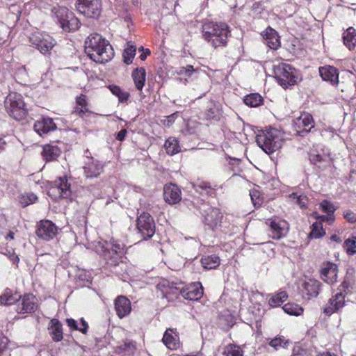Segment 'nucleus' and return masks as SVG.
Wrapping results in <instances>:
<instances>
[{"mask_svg": "<svg viewBox=\"0 0 356 356\" xmlns=\"http://www.w3.org/2000/svg\"><path fill=\"white\" fill-rule=\"evenodd\" d=\"M226 356H243V350L239 346L229 345L225 351Z\"/></svg>", "mask_w": 356, "mask_h": 356, "instance_id": "44", "label": "nucleus"}, {"mask_svg": "<svg viewBox=\"0 0 356 356\" xmlns=\"http://www.w3.org/2000/svg\"><path fill=\"white\" fill-rule=\"evenodd\" d=\"M22 296L17 293H13L10 289H6L4 293L0 296V304L3 305H10L19 300Z\"/></svg>", "mask_w": 356, "mask_h": 356, "instance_id": "32", "label": "nucleus"}, {"mask_svg": "<svg viewBox=\"0 0 356 356\" xmlns=\"http://www.w3.org/2000/svg\"><path fill=\"white\" fill-rule=\"evenodd\" d=\"M186 69V76H191L193 73L196 72V70L193 68L192 65H187L185 67Z\"/></svg>", "mask_w": 356, "mask_h": 356, "instance_id": "62", "label": "nucleus"}, {"mask_svg": "<svg viewBox=\"0 0 356 356\" xmlns=\"http://www.w3.org/2000/svg\"><path fill=\"white\" fill-rule=\"evenodd\" d=\"M321 278L328 284H333L337 278V266L332 262L323 263L321 267Z\"/></svg>", "mask_w": 356, "mask_h": 356, "instance_id": "17", "label": "nucleus"}, {"mask_svg": "<svg viewBox=\"0 0 356 356\" xmlns=\"http://www.w3.org/2000/svg\"><path fill=\"white\" fill-rule=\"evenodd\" d=\"M115 309L119 318H124L131 311L130 300L124 296H118L115 300Z\"/></svg>", "mask_w": 356, "mask_h": 356, "instance_id": "20", "label": "nucleus"}, {"mask_svg": "<svg viewBox=\"0 0 356 356\" xmlns=\"http://www.w3.org/2000/svg\"><path fill=\"white\" fill-rule=\"evenodd\" d=\"M163 343L170 349L176 350L179 348V336L175 330L168 328L163 334Z\"/></svg>", "mask_w": 356, "mask_h": 356, "instance_id": "26", "label": "nucleus"}, {"mask_svg": "<svg viewBox=\"0 0 356 356\" xmlns=\"http://www.w3.org/2000/svg\"><path fill=\"white\" fill-rule=\"evenodd\" d=\"M131 76L136 88L142 91L146 81L145 70L143 67H138L133 71Z\"/></svg>", "mask_w": 356, "mask_h": 356, "instance_id": "27", "label": "nucleus"}, {"mask_svg": "<svg viewBox=\"0 0 356 356\" xmlns=\"http://www.w3.org/2000/svg\"><path fill=\"white\" fill-rule=\"evenodd\" d=\"M203 38L213 48L225 47L230 33L225 23H204L202 26Z\"/></svg>", "mask_w": 356, "mask_h": 356, "instance_id": "2", "label": "nucleus"}, {"mask_svg": "<svg viewBox=\"0 0 356 356\" xmlns=\"http://www.w3.org/2000/svg\"><path fill=\"white\" fill-rule=\"evenodd\" d=\"M330 239H331V241H335L337 243H341V238L339 236H337V235H335V234L332 235L330 237Z\"/></svg>", "mask_w": 356, "mask_h": 356, "instance_id": "64", "label": "nucleus"}, {"mask_svg": "<svg viewBox=\"0 0 356 356\" xmlns=\"http://www.w3.org/2000/svg\"><path fill=\"white\" fill-rule=\"evenodd\" d=\"M295 126L296 127L297 134L305 136L308 134L311 129L312 126V115L309 113H303L300 117L296 119Z\"/></svg>", "mask_w": 356, "mask_h": 356, "instance_id": "16", "label": "nucleus"}, {"mask_svg": "<svg viewBox=\"0 0 356 356\" xmlns=\"http://www.w3.org/2000/svg\"><path fill=\"white\" fill-rule=\"evenodd\" d=\"M51 12L64 31H74L79 28V20L67 8L55 6L52 8Z\"/></svg>", "mask_w": 356, "mask_h": 356, "instance_id": "4", "label": "nucleus"}, {"mask_svg": "<svg viewBox=\"0 0 356 356\" xmlns=\"http://www.w3.org/2000/svg\"><path fill=\"white\" fill-rule=\"evenodd\" d=\"M343 40L350 50L353 49L356 46V31L349 27L343 34Z\"/></svg>", "mask_w": 356, "mask_h": 356, "instance_id": "30", "label": "nucleus"}, {"mask_svg": "<svg viewBox=\"0 0 356 356\" xmlns=\"http://www.w3.org/2000/svg\"><path fill=\"white\" fill-rule=\"evenodd\" d=\"M109 89H110L111 92L116 97H118L120 95V93L122 92L121 88L119 86H115V85L109 86Z\"/></svg>", "mask_w": 356, "mask_h": 356, "instance_id": "56", "label": "nucleus"}, {"mask_svg": "<svg viewBox=\"0 0 356 356\" xmlns=\"http://www.w3.org/2000/svg\"><path fill=\"white\" fill-rule=\"evenodd\" d=\"M66 323L72 330H79L83 334H86L88 331V324L83 318L80 319V323L72 318H67Z\"/></svg>", "mask_w": 356, "mask_h": 356, "instance_id": "34", "label": "nucleus"}, {"mask_svg": "<svg viewBox=\"0 0 356 356\" xmlns=\"http://www.w3.org/2000/svg\"><path fill=\"white\" fill-rule=\"evenodd\" d=\"M323 285L318 280H313V296H317L323 291Z\"/></svg>", "mask_w": 356, "mask_h": 356, "instance_id": "47", "label": "nucleus"}, {"mask_svg": "<svg viewBox=\"0 0 356 356\" xmlns=\"http://www.w3.org/2000/svg\"><path fill=\"white\" fill-rule=\"evenodd\" d=\"M5 108L10 115L19 120L26 115L25 104L20 95L11 92L6 97Z\"/></svg>", "mask_w": 356, "mask_h": 356, "instance_id": "6", "label": "nucleus"}, {"mask_svg": "<svg viewBox=\"0 0 356 356\" xmlns=\"http://www.w3.org/2000/svg\"><path fill=\"white\" fill-rule=\"evenodd\" d=\"M220 259L216 254L208 255L202 258L201 264L206 269H214L220 265Z\"/></svg>", "mask_w": 356, "mask_h": 356, "instance_id": "33", "label": "nucleus"}, {"mask_svg": "<svg viewBox=\"0 0 356 356\" xmlns=\"http://www.w3.org/2000/svg\"><path fill=\"white\" fill-rule=\"evenodd\" d=\"M129 97V94L127 92L122 91L120 93V95L118 96L119 101L120 102H124L127 101L128 98Z\"/></svg>", "mask_w": 356, "mask_h": 356, "instance_id": "58", "label": "nucleus"}, {"mask_svg": "<svg viewBox=\"0 0 356 356\" xmlns=\"http://www.w3.org/2000/svg\"><path fill=\"white\" fill-rule=\"evenodd\" d=\"M348 286H349V283H348V282H347L345 280V281H343V282L341 283V284L340 285V288H339V290L340 291V289H341V291H342L345 294H346V289L348 288Z\"/></svg>", "mask_w": 356, "mask_h": 356, "instance_id": "63", "label": "nucleus"}, {"mask_svg": "<svg viewBox=\"0 0 356 356\" xmlns=\"http://www.w3.org/2000/svg\"><path fill=\"white\" fill-rule=\"evenodd\" d=\"M50 335L54 341H60L63 338L62 324L57 319L51 321V326L49 327Z\"/></svg>", "mask_w": 356, "mask_h": 356, "instance_id": "28", "label": "nucleus"}, {"mask_svg": "<svg viewBox=\"0 0 356 356\" xmlns=\"http://www.w3.org/2000/svg\"><path fill=\"white\" fill-rule=\"evenodd\" d=\"M96 252L107 259L111 256L110 244L107 241H99L95 246Z\"/></svg>", "mask_w": 356, "mask_h": 356, "instance_id": "37", "label": "nucleus"}, {"mask_svg": "<svg viewBox=\"0 0 356 356\" xmlns=\"http://www.w3.org/2000/svg\"><path fill=\"white\" fill-rule=\"evenodd\" d=\"M76 105L84 108H88V99L86 95H81L76 99Z\"/></svg>", "mask_w": 356, "mask_h": 356, "instance_id": "49", "label": "nucleus"}, {"mask_svg": "<svg viewBox=\"0 0 356 356\" xmlns=\"http://www.w3.org/2000/svg\"><path fill=\"white\" fill-rule=\"evenodd\" d=\"M319 208L325 213L327 214H333L334 209L330 202L327 200H323L319 204Z\"/></svg>", "mask_w": 356, "mask_h": 356, "instance_id": "45", "label": "nucleus"}, {"mask_svg": "<svg viewBox=\"0 0 356 356\" xmlns=\"http://www.w3.org/2000/svg\"><path fill=\"white\" fill-rule=\"evenodd\" d=\"M43 158L47 161L56 160L60 154V149L56 145H46L43 147Z\"/></svg>", "mask_w": 356, "mask_h": 356, "instance_id": "29", "label": "nucleus"}, {"mask_svg": "<svg viewBox=\"0 0 356 356\" xmlns=\"http://www.w3.org/2000/svg\"><path fill=\"white\" fill-rule=\"evenodd\" d=\"M313 217H314L316 220H319L318 222H328L329 224H331L334 221V218L332 214H327V216H319L316 213L313 212Z\"/></svg>", "mask_w": 356, "mask_h": 356, "instance_id": "46", "label": "nucleus"}, {"mask_svg": "<svg viewBox=\"0 0 356 356\" xmlns=\"http://www.w3.org/2000/svg\"><path fill=\"white\" fill-rule=\"evenodd\" d=\"M344 248L346 252L353 255L356 253V236L347 238L344 242Z\"/></svg>", "mask_w": 356, "mask_h": 356, "instance_id": "41", "label": "nucleus"}, {"mask_svg": "<svg viewBox=\"0 0 356 356\" xmlns=\"http://www.w3.org/2000/svg\"><path fill=\"white\" fill-rule=\"evenodd\" d=\"M119 348L124 353H132L135 349V346L132 342L126 341Z\"/></svg>", "mask_w": 356, "mask_h": 356, "instance_id": "50", "label": "nucleus"}, {"mask_svg": "<svg viewBox=\"0 0 356 356\" xmlns=\"http://www.w3.org/2000/svg\"><path fill=\"white\" fill-rule=\"evenodd\" d=\"M35 131L40 135L47 134L48 132L55 130L56 126L51 118H43L38 120L34 124Z\"/></svg>", "mask_w": 356, "mask_h": 356, "instance_id": "24", "label": "nucleus"}, {"mask_svg": "<svg viewBox=\"0 0 356 356\" xmlns=\"http://www.w3.org/2000/svg\"><path fill=\"white\" fill-rule=\"evenodd\" d=\"M281 339L275 338L270 341L269 345L277 349L278 347L281 346Z\"/></svg>", "mask_w": 356, "mask_h": 356, "instance_id": "57", "label": "nucleus"}, {"mask_svg": "<svg viewBox=\"0 0 356 356\" xmlns=\"http://www.w3.org/2000/svg\"><path fill=\"white\" fill-rule=\"evenodd\" d=\"M284 312L290 315L298 316L302 312V308L294 303H287L282 307Z\"/></svg>", "mask_w": 356, "mask_h": 356, "instance_id": "40", "label": "nucleus"}, {"mask_svg": "<svg viewBox=\"0 0 356 356\" xmlns=\"http://www.w3.org/2000/svg\"><path fill=\"white\" fill-rule=\"evenodd\" d=\"M76 10L89 18H96L100 15L102 11L101 0H77L76 3Z\"/></svg>", "mask_w": 356, "mask_h": 356, "instance_id": "7", "label": "nucleus"}, {"mask_svg": "<svg viewBox=\"0 0 356 356\" xmlns=\"http://www.w3.org/2000/svg\"><path fill=\"white\" fill-rule=\"evenodd\" d=\"M343 217L350 223L356 222V213L350 210L344 212Z\"/></svg>", "mask_w": 356, "mask_h": 356, "instance_id": "53", "label": "nucleus"}, {"mask_svg": "<svg viewBox=\"0 0 356 356\" xmlns=\"http://www.w3.org/2000/svg\"><path fill=\"white\" fill-rule=\"evenodd\" d=\"M49 193L50 196L55 199L70 197L72 191L70 184L67 182V177H59L56 179L54 181V186L50 188Z\"/></svg>", "mask_w": 356, "mask_h": 356, "instance_id": "10", "label": "nucleus"}, {"mask_svg": "<svg viewBox=\"0 0 356 356\" xmlns=\"http://www.w3.org/2000/svg\"><path fill=\"white\" fill-rule=\"evenodd\" d=\"M206 116L209 120L218 121L222 116V111L219 105L211 102L207 107Z\"/></svg>", "mask_w": 356, "mask_h": 356, "instance_id": "31", "label": "nucleus"}, {"mask_svg": "<svg viewBox=\"0 0 356 356\" xmlns=\"http://www.w3.org/2000/svg\"><path fill=\"white\" fill-rule=\"evenodd\" d=\"M26 198L28 199V200L26 201L25 205H28L29 204H33V203L35 202V201L38 199L37 196L33 193L27 194Z\"/></svg>", "mask_w": 356, "mask_h": 356, "instance_id": "55", "label": "nucleus"}, {"mask_svg": "<svg viewBox=\"0 0 356 356\" xmlns=\"http://www.w3.org/2000/svg\"><path fill=\"white\" fill-rule=\"evenodd\" d=\"M288 298V295L286 291H280L275 296H272L268 300V305L271 307L280 306Z\"/></svg>", "mask_w": 356, "mask_h": 356, "instance_id": "38", "label": "nucleus"}, {"mask_svg": "<svg viewBox=\"0 0 356 356\" xmlns=\"http://www.w3.org/2000/svg\"><path fill=\"white\" fill-rule=\"evenodd\" d=\"M293 195L296 196V202L300 205V207L301 208H303L305 207H306V203L307 202V198L306 196L305 195H300V196H296V194H293Z\"/></svg>", "mask_w": 356, "mask_h": 356, "instance_id": "54", "label": "nucleus"}, {"mask_svg": "<svg viewBox=\"0 0 356 356\" xmlns=\"http://www.w3.org/2000/svg\"><path fill=\"white\" fill-rule=\"evenodd\" d=\"M345 296L346 294L340 289L333 298L330 299V306L324 309V313L330 316L342 308L345 305Z\"/></svg>", "mask_w": 356, "mask_h": 356, "instance_id": "22", "label": "nucleus"}, {"mask_svg": "<svg viewBox=\"0 0 356 356\" xmlns=\"http://www.w3.org/2000/svg\"><path fill=\"white\" fill-rule=\"evenodd\" d=\"M57 230L58 228L53 222L44 220L38 223L36 234L42 240L49 241L56 235Z\"/></svg>", "mask_w": 356, "mask_h": 356, "instance_id": "14", "label": "nucleus"}, {"mask_svg": "<svg viewBox=\"0 0 356 356\" xmlns=\"http://www.w3.org/2000/svg\"><path fill=\"white\" fill-rule=\"evenodd\" d=\"M256 141L259 147L268 154L277 151L282 145L280 132L275 129L259 131Z\"/></svg>", "mask_w": 356, "mask_h": 356, "instance_id": "3", "label": "nucleus"}, {"mask_svg": "<svg viewBox=\"0 0 356 356\" xmlns=\"http://www.w3.org/2000/svg\"><path fill=\"white\" fill-rule=\"evenodd\" d=\"M163 197L165 201L168 204H177L181 200V191L175 184H166L163 188Z\"/></svg>", "mask_w": 356, "mask_h": 356, "instance_id": "19", "label": "nucleus"}, {"mask_svg": "<svg viewBox=\"0 0 356 356\" xmlns=\"http://www.w3.org/2000/svg\"><path fill=\"white\" fill-rule=\"evenodd\" d=\"M21 302L17 304L16 311L19 314H31L35 312L38 304L36 298L31 293H27L22 296Z\"/></svg>", "mask_w": 356, "mask_h": 356, "instance_id": "15", "label": "nucleus"}, {"mask_svg": "<svg viewBox=\"0 0 356 356\" xmlns=\"http://www.w3.org/2000/svg\"><path fill=\"white\" fill-rule=\"evenodd\" d=\"M273 71L275 78L283 88L294 85L298 80L296 70L289 64L282 63L274 65Z\"/></svg>", "mask_w": 356, "mask_h": 356, "instance_id": "5", "label": "nucleus"}, {"mask_svg": "<svg viewBox=\"0 0 356 356\" xmlns=\"http://www.w3.org/2000/svg\"><path fill=\"white\" fill-rule=\"evenodd\" d=\"M127 134V131L126 129H122L120 130L118 134H117V136H116V139L120 140V141H122L124 139L126 135Z\"/></svg>", "mask_w": 356, "mask_h": 356, "instance_id": "59", "label": "nucleus"}, {"mask_svg": "<svg viewBox=\"0 0 356 356\" xmlns=\"http://www.w3.org/2000/svg\"><path fill=\"white\" fill-rule=\"evenodd\" d=\"M203 287L200 282H193L188 286H183L179 283L178 294H181L186 300L196 301L203 296Z\"/></svg>", "mask_w": 356, "mask_h": 356, "instance_id": "13", "label": "nucleus"}, {"mask_svg": "<svg viewBox=\"0 0 356 356\" xmlns=\"http://www.w3.org/2000/svg\"><path fill=\"white\" fill-rule=\"evenodd\" d=\"M73 113L81 118H83L90 112L89 111V108H84L76 105V106L74 109Z\"/></svg>", "mask_w": 356, "mask_h": 356, "instance_id": "51", "label": "nucleus"}, {"mask_svg": "<svg viewBox=\"0 0 356 356\" xmlns=\"http://www.w3.org/2000/svg\"><path fill=\"white\" fill-rule=\"evenodd\" d=\"M243 102L250 107H257L262 104L263 98L258 93H252L245 96Z\"/></svg>", "mask_w": 356, "mask_h": 356, "instance_id": "36", "label": "nucleus"}, {"mask_svg": "<svg viewBox=\"0 0 356 356\" xmlns=\"http://www.w3.org/2000/svg\"><path fill=\"white\" fill-rule=\"evenodd\" d=\"M156 289L161 292L163 297L168 298L170 295L177 296L178 294L179 283L162 280L156 284Z\"/></svg>", "mask_w": 356, "mask_h": 356, "instance_id": "23", "label": "nucleus"}, {"mask_svg": "<svg viewBox=\"0 0 356 356\" xmlns=\"http://www.w3.org/2000/svg\"><path fill=\"white\" fill-rule=\"evenodd\" d=\"M175 113L168 116L167 119L164 120L163 124L167 127H170L174 122V116Z\"/></svg>", "mask_w": 356, "mask_h": 356, "instance_id": "61", "label": "nucleus"}, {"mask_svg": "<svg viewBox=\"0 0 356 356\" xmlns=\"http://www.w3.org/2000/svg\"><path fill=\"white\" fill-rule=\"evenodd\" d=\"M325 235V231L323 227L321 222L313 223V238H320Z\"/></svg>", "mask_w": 356, "mask_h": 356, "instance_id": "43", "label": "nucleus"}, {"mask_svg": "<svg viewBox=\"0 0 356 356\" xmlns=\"http://www.w3.org/2000/svg\"><path fill=\"white\" fill-rule=\"evenodd\" d=\"M104 167V162L89 157L83 166V175L87 179L98 178L103 173Z\"/></svg>", "mask_w": 356, "mask_h": 356, "instance_id": "12", "label": "nucleus"}, {"mask_svg": "<svg viewBox=\"0 0 356 356\" xmlns=\"http://www.w3.org/2000/svg\"><path fill=\"white\" fill-rule=\"evenodd\" d=\"M85 52L91 60L104 63L114 56V51L108 40L98 33L90 34L85 42Z\"/></svg>", "mask_w": 356, "mask_h": 356, "instance_id": "1", "label": "nucleus"}, {"mask_svg": "<svg viewBox=\"0 0 356 356\" xmlns=\"http://www.w3.org/2000/svg\"><path fill=\"white\" fill-rule=\"evenodd\" d=\"M319 74L323 81L330 82L332 86H337L339 72L334 67L330 65L321 67H319Z\"/></svg>", "mask_w": 356, "mask_h": 356, "instance_id": "21", "label": "nucleus"}, {"mask_svg": "<svg viewBox=\"0 0 356 356\" xmlns=\"http://www.w3.org/2000/svg\"><path fill=\"white\" fill-rule=\"evenodd\" d=\"M136 227L138 232L145 240L150 238L155 233V223L150 214L143 212L137 218Z\"/></svg>", "mask_w": 356, "mask_h": 356, "instance_id": "9", "label": "nucleus"}, {"mask_svg": "<svg viewBox=\"0 0 356 356\" xmlns=\"http://www.w3.org/2000/svg\"><path fill=\"white\" fill-rule=\"evenodd\" d=\"M124 249V245L122 244L118 243H114L112 245L110 244V250L115 253H122Z\"/></svg>", "mask_w": 356, "mask_h": 356, "instance_id": "52", "label": "nucleus"}, {"mask_svg": "<svg viewBox=\"0 0 356 356\" xmlns=\"http://www.w3.org/2000/svg\"><path fill=\"white\" fill-rule=\"evenodd\" d=\"M29 40L31 44L43 54L49 53L56 44V42L51 36L42 32L32 33Z\"/></svg>", "mask_w": 356, "mask_h": 356, "instance_id": "8", "label": "nucleus"}, {"mask_svg": "<svg viewBox=\"0 0 356 356\" xmlns=\"http://www.w3.org/2000/svg\"><path fill=\"white\" fill-rule=\"evenodd\" d=\"M201 210L204 218V222L209 228L213 229L220 225L222 215L218 209L204 204Z\"/></svg>", "mask_w": 356, "mask_h": 356, "instance_id": "11", "label": "nucleus"}, {"mask_svg": "<svg viewBox=\"0 0 356 356\" xmlns=\"http://www.w3.org/2000/svg\"><path fill=\"white\" fill-rule=\"evenodd\" d=\"M164 147L170 155L176 154L181 150L178 140L173 137H170L165 140Z\"/></svg>", "mask_w": 356, "mask_h": 356, "instance_id": "35", "label": "nucleus"}, {"mask_svg": "<svg viewBox=\"0 0 356 356\" xmlns=\"http://www.w3.org/2000/svg\"><path fill=\"white\" fill-rule=\"evenodd\" d=\"M271 236L274 239H280L285 236L288 232V224L286 221H270V224Z\"/></svg>", "mask_w": 356, "mask_h": 356, "instance_id": "25", "label": "nucleus"}, {"mask_svg": "<svg viewBox=\"0 0 356 356\" xmlns=\"http://www.w3.org/2000/svg\"><path fill=\"white\" fill-rule=\"evenodd\" d=\"M9 259L14 264L16 265H17L19 261V257L15 252L10 253Z\"/></svg>", "mask_w": 356, "mask_h": 356, "instance_id": "60", "label": "nucleus"}, {"mask_svg": "<svg viewBox=\"0 0 356 356\" xmlns=\"http://www.w3.org/2000/svg\"><path fill=\"white\" fill-rule=\"evenodd\" d=\"M264 43L271 49H277L280 47V39L277 32L268 26L264 31L261 33Z\"/></svg>", "mask_w": 356, "mask_h": 356, "instance_id": "18", "label": "nucleus"}, {"mask_svg": "<svg viewBox=\"0 0 356 356\" xmlns=\"http://www.w3.org/2000/svg\"><path fill=\"white\" fill-rule=\"evenodd\" d=\"M136 51V47L131 44L130 42H127V47L124 50L123 58L124 62L129 65L132 63L133 58L135 57Z\"/></svg>", "mask_w": 356, "mask_h": 356, "instance_id": "39", "label": "nucleus"}, {"mask_svg": "<svg viewBox=\"0 0 356 356\" xmlns=\"http://www.w3.org/2000/svg\"><path fill=\"white\" fill-rule=\"evenodd\" d=\"M195 189L200 193L211 194L213 192V188L209 183L202 181L195 185Z\"/></svg>", "mask_w": 356, "mask_h": 356, "instance_id": "42", "label": "nucleus"}, {"mask_svg": "<svg viewBox=\"0 0 356 356\" xmlns=\"http://www.w3.org/2000/svg\"><path fill=\"white\" fill-rule=\"evenodd\" d=\"M8 341V339L1 332H0V355L7 348Z\"/></svg>", "mask_w": 356, "mask_h": 356, "instance_id": "48", "label": "nucleus"}]
</instances>
